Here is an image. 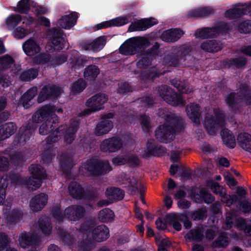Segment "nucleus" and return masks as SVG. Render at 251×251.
Wrapping results in <instances>:
<instances>
[{"label": "nucleus", "mask_w": 251, "mask_h": 251, "mask_svg": "<svg viewBox=\"0 0 251 251\" xmlns=\"http://www.w3.org/2000/svg\"><path fill=\"white\" fill-rule=\"evenodd\" d=\"M38 75V71L36 69H31L24 72L20 76L21 79L28 81L34 79Z\"/></svg>", "instance_id": "obj_52"}, {"label": "nucleus", "mask_w": 251, "mask_h": 251, "mask_svg": "<svg viewBox=\"0 0 251 251\" xmlns=\"http://www.w3.org/2000/svg\"><path fill=\"white\" fill-rule=\"evenodd\" d=\"M141 124L144 131H149L151 126L148 117L145 115L142 116L141 117Z\"/></svg>", "instance_id": "obj_61"}, {"label": "nucleus", "mask_w": 251, "mask_h": 251, "mask_svg": "<svg viewBox=\"0 0 251 251\" xmlns=\"http://www.w3.org/2000/svg\"><path fill=\"white\" fill-rule=\"evenodd\" d=\"M240 99H238V96L234 93H231L228 95L226 102L227 104L232 108H235L238 105L241 103H245L250 104L251 103V96L250 90L246 84L242 85L239 88Z\"/></svg>", "instance_id": "obj_9"}, {"label": "nucleus", "mask_w": 251, "mask_h": 251, "mask_svg": "<svg viewBox=\"0 0 251 251\" xmlns=\"http://www.w3.org/2000/svg\"><path fill=\"white\" fill-rule=\"evenodd\" d=\"M172 83L178 91L182 93H189L192 91V88H190L189 84L185 81L173 80Z\"/></svg>", "instance_id": "obj_45"}, {"label": "nucleus", "mask_w": 251, "mask_h": 251, "mask_svg": "<svg viewBox=\"0 0 251 251\" xmlns=\"http://www.w3.org/2000/svg\"><path fill=\"white\" fill-rule=\"evenodd\" d=\"M114 216L112 210L108 208H104L100 211L98 218L102 222H109L114 219Z\"/></svg>", "instance_id": "obj_43"}, {"label": "nucleus", "mask_w": 251, "mask_h": 251, "mask_svg": "<svg viewBox=\"0 0 251 251\" xmlns=\"http://www.w3.org/2000/svg\"><path fill=\"white\" fill-rule=\"evenodd\" d=\"M47 36L50 40L49 45L54 50H61L64 48L65 40L60 30L54 28L48 31Z\"/></svg>", "instance_id": "obj_13"}, {"label": "nucleus", "mask_w": 251, "mask_h": 251, "mask_svg": "<svg viewBox=\"0 0 251 251\" xmlns=\"http://www.w3.org/2000/svg\"><path fill=\"white\" fill-rule=\"evenodd\" d=\"M123 144L118 137H112L104 140L101 144L100 148L104 152H115L122 148Z\"/></svg>", "instance_id": "obj_16"}, {"label": "nucleus", "mask_w": 251, "mask_h": 251, "mask_svg": "<svg viewBox=\"0 0 251 251\" xmlns=\"http://www.w3.org/2000/svg\"><path fill=\"white\" fill-rule=\"evenodd\" d=\"M161 73H158L155 67L151 68L149 70V74L147 75L142 76V81L144 83L151 82L157 77H158Z\"/></svg>", "instance_id": "obj_46"}, {"label": "nucleus", "mask_w": 251, "mask_h": 251, "mask_svg": "<svg viewBox=\"0 0 251 251\" xmlns=\"http://www.w3.org/2000/svg\"><path fill=\"white\" fill-rule=\"evenodd\" d=\"M25 52L28 56H32L39 52L40 48L39 44L33 39H29L23 45Z\"/></svg>", "instance_id": "obj_26"}, {"label": "nucleus", "mask_w": 251, "mask_h": 251, "mask_svg": "<svg viewBox=\"0 0 251 251\" xmlns=\"http://www.w3.org/2000/svg\"><path fill=\"white\" fill-rule=\"evenodd\" d=\"M61 92V89L58 87L45 86L40 92L38 98V101L40 103L51 97H56L59 95Z\"/></svg>", "instance_id": "obj_20"}, {"label": "nucleus", "mask_w": 251, "mask_h": 251, "mask_svg": "<svg viewBox=\"0 0 251 251\" xmlns=\"http://www.w3.org/2000/svg\"><path fill=\"white\" fill-rule=\"evenodd\" d=\"M111 170L108 162L90 159L80 167L79 172L83 175H99L107 173Z\"/></svg>", "instance_id": "obj_4"}, {"label": "nucleus", "mask_w": 251, "mask_h": 251, "mask_svg": "<svg viewBox=\"0 0 251 251\" xmlns=\"http://www.w3.org/2000/svg\"><path fill=\"white\" fill-rule=\"evenodd\" d=\"M190 197L192 200L197 202H200L203 200L205 202L211 203L214 200L211 194L207 192L205 189H202L200 191V194H196L192 193Z\"/></svg>", "instance_id": "obj_34"}, {"label": "nucleus", "mask_w": 251, "mask_h": 251, "mask_svg": "<svg viewBox=\"0 0 251 251\" xmlns=\"http://www.w3.org/2000/svg\"><path fill=\"white\" fill-rule=\"evenodd\" d=\"M106 44V39L104 36H100L90 43L85 44L84 48L86 50H92L94 52L101 50Z\"/></svg>", "instance_id": "obj_28"}, {"label": "nucleus", "mask_w": 251, "mask_h": 251, "mask_svg": "<svg viewBox=\"0 0 251 251\" xmlns=\"http://www.w3.org/2000/svg\"><path fill=\"white\" fill-rule=\"evenodd\" d=\"M67 57L65 54L60 55L52 58H48L46 55H41L36 57L34 61L38 64L47 63L49 66L56 67L64 63Z\"/></svg>", "instance_id": "obj_19"}, {"label": "nucleus", "mask_w": 251, "mask_h": 251, "mask_svg": "<svg viewBox=\"0 0 251 251\" xmlns=\"http://www.w3.org/2000/svg\"><path fill=\"white\" fill-rule=\"evenodd\" d=\"M29 132L28 130H25L24 132L18 137V144L19 145H23L24 142L29 139V135L28 133Z\"/></svg>", "instance_id": "obj_64"}, {"label": "nucleus", "mask_w": 251, "mask_h": 251, "mask_svg": "<svg viewBox=\"0 0 251 251\" xmlns=\"http://www.w3.org/2000/svg\"><path fill=\"white\" fill-rule=\"evenodd\" d=\"M250 14L251 15V4L244 7H235L227 10L225 13V16L227 18H232L237 15Z\"/></svg>", "instance_id": "obj_29"}, {"label": "nucleus", "mask_w": 251, "mask_h": 251, "mask_svg": "<svg viewBox=\"0 0 251 251\" xmlns=\"http://www.w3.org/2000/svg\"><path fill=\"white\" fill-rule=\"evenodd\" d=\"M19 241L21 247L25 249L33 245H37L40 242V238L31 232H23L19 236Z\"/></svg>", "instance_id": "obj_18"}, {"label": "nucleus", "mask_w": 251, "mask_h": 251, "mask_svg": "<svg viewBox=\"0 0 251 251\" xmlns=\"http://www.w3.org/2000/svg\"><path fill=\"white\" fill-rule=\"evenodd\" d=\"M107 100L108 97L104 94L100 93L92 96L86 102L88 109L85 114H88L102 109Z\"/></svg>", "instance_id": "obj_11"}, {"label": "nucleus", "mask_w": 251, "mask_h": 251, "mask_svg": "<svg viewBox=\"0 0 251 251\" xmlns=\"http://www.w3.org/2000/svg\"><path fill=\"white\" fill-rule=\"evenodd\" d=\"M38 225L39 228L44 234L48 235L51 232V226L48 218H46L45 220L40 219Z\"/></svg>", "instance_id": "obj_47"}, {"label": "nucleus", "mask_w": 251, "mask_h": 251, "mask_svg": "<svg viewBox=\"0 0 251 251\" xmlns=\"http://www.w3.org/2000/svg\"><path fill=\"white\" fill-rule=\"evenodd\" d=\"M228 244V239L226 234H222L215 241V246L220 247H224L227 246Z\"/></svg>", "instance_id": "obj_57"}, {"label": "nucleus", "mask_w": 251, "mask_h": 251, "mask_svg": "<svg viewBox=\"0 0 251 251\" xmlns=\"http://www.w3.org/2000/svg\"><path fill=\"white\" fill-rule=\"evenodd\" d=\"M22 20L21 17L18 14H13L7 18L6 23L7 27L11 28L18 25Z\"/></svg>", "instance_id": "obj_50"}, {"label": "nucleus", "mask_w": 251, "mask_h": 251, "mask_svg": "<svg viewBox=\"0 0 251 251\" xmlns=\"http://www.w3.org/2000/svg\"><path fill=\"white\" fill-rule=\"evenodd\" d=\"M159 93L162 98L167 103L173 106H183L185 102L180 95L176 94L167 86H162L159 88Z\"/></svg>", "instance_id": "obj_10"}, {"label": "nucleus", "mask_w": 251, "mask_h": 251, "mask_svg": "<svg viewBox=\"0 0 251 251\" xmlns=\"http://www.w3.org/2000/svg\"><path fill=\"white\" fill-rule=\"evenodd\" d=\"M186 113L189 118L195 124L200 123V107L197 104L192 103L186 107Z\"/></svg>", "instance_id": "obj_31"}, {"label": "nucleus", "mask_w": 251, "mask_h": 251, "mask_svg": "<svg viewBox=\"0 0 251 251\" xmlns=\"http://www.w3.org/2000/svg\"><path fill=\"white\" fill-rule=\"evenodd\" d=\"M237 141L245 150L251 152V136L246 133L239 134Z\"/></svg>", "instance_id": "obj_36"}, {"label": "nucleus", "mask_w": 251, "mask_h": 251, "mask_svg": "<svg viewBox=\"0 0 251 251\" xmlns=\"http://www.w3.org/2000/svg\"><path fill=\"white\" fill-rule=\"evenodd\" d=\"M201 47L205 51L215 52L222 49V44L216 40H209L203 42L201 44Z\"/></svg>", "instance_id": "obj_35"}, {"label": "nucleus", "mask_w": 251, "mask_h": 251, "mask_svg": "<svg viewBox=\"0 0 251 251\" xmlns=\"http://www.w3.org/2000/svg\"><path fill=\"white\" fill-rule=\"evenodd\" d=\"M183 34V32L178 29H171L164 31L161 38L165 42H175Z\"/></svg>", "instance_id": "obj_27"}, {"label": "nucleus", "mask_w": 251, "mask_h": 251, "mask_svg": "<svg viewBox=\"0 0 251 251\" xmlns=\"http://www.w3.org/2000/svg\"><path fill=\"white\" fill-rule=\"evenodd\" d=\"M149 45V40L146 38H131L121 45L119 51L121 53L124 55H132L136 53L140 50L146 48Z\"/></svg>", "instance_id": "obj_7"}, {"label": "nucleus", "mask_w": 251, "mask_h": 251, "mask_svg": "<svg viewBox=\"0 0 251 251\" xmlns=\"http://www.w3.org/2000/svg\"><path fill=\"white\" fill-rule=\"evenodd\" d=\"M205 231L204 226L199 225L196 228L189 230L185 235V238L189 241L200 242L204 238Z\"/></svg>", "instance_id": "obj_21"}, {"label": "nucleus", "mask_w": 251, "mask_h": 251, "mask_svg": "<svg viewBox=\"0 0 251 251\" xmlns=\"http://www.w3.org/2000/svg\"><path fill=\"white\" fill-rule=\"evenodd\" d=\"M130 91V87L127 82H121L119 84L118 92L121 94H126Z\"/></svg>", "instance_id": "obj_63"}, {"label": "nucleus", "mask_w": 251, "mask_h": 251, "mask_svg": "<svg viewBox=\"0 0 251 251\" xmlns=\"http://www.w3.org/2000/svg\"><path fill=\"white\" fill-rule=\"evenodd\" d=\"M157 24L154 19H147L139 20L132 23L129 26L128 30L130 32L144 30Z\"/></svg>", "instance_id": "obj_22"}, {"label": "nucleus", "mask_w": 251, "mask_h": 251, "mask_svg": "<svg viewBox=\"0 0 251 251\" xmlns=\"http://www.w3.org/2000/svg\"><path fill=\"white\" fill-rule=\"evenodd\" d=\"M37 93L36 87L28 90L22 97L21 102L25 108H28L32 103L31 100Z\"/></svg>", "instance_id": "obj_33"}, {"label": "nucleus", "mask_w": 251, "mask_h": 251, "mask_svg": "<svg viewBox=\"0 0 251 251\" xmlns=\"http://www.w3.org/2000/svg\"><path fill=\"white\" fill-rule=\"evenodd\" d=\"M70 194L75 199H80L84 197V193L80 185L76 182H71L69 186Z\"/></svg>", "instance_id": "obj_38"}, {"label": "nucleus", "mask_w": 251, "mask_h": 251, "mask_svg": "<svg viewBox=\"0 0 251 251\" xmlns=\"http://www.w3.org/2000/svg\"><path fill=\"white\" fill-rule=\"evenodd\" d=\"M153 140L149 141L147 144V153L146 156L150 155H155L156 147L153 144Z\"/></svg>", "instance_id": "obj_60"}, {"label": "nucleus", "mask_w": 251, "mask_h": 251, "mask_svg": "<svg viewBox=\"0 0 251 251\" xmlns=\"http://www.w3.org/2000/svg\"><path fill=\"white\" fill-rule=\"evenodd\" d=\"M221 136L223 143L227 147L233 148L235 146V139L232 133L227 129L222 131Z\"/></svg>", "instance_id": "obj_39"}, {"label": "nucleus", "mask_w": 251, "mask_h": 251, "mask_svg": "<svg viewBox=\"0 0 251 251\" xmlns=\"http://www.w3.org/2000/svg\"><path fill=\"white\" fill-rule=\"evenodd\" d=\"M30 6V3L29 0H20L14 11L21 13H24L27 11Z\"/></svg>", "instance_id": "obj_51"}, {"label": "nucleus", "mask_w": 251, "mask_h": 251, "mask_svg": "<svg viewBox=\"0 0 251 251\" xmlns=\"http://www.w3.org/2000/svg\"><path fill=\"white\" fill-rule=\"evenodd\" d=\"M48 200V196L44 193L35 195L30 201L31 209L34 211L41 210L46 204Z\"/></svg>", "instance_id": "obj_24"}, {"label": "nucleus", "mask_w": 251, "mask_h": 251, "mask_svg": "<svg viewBox=\"0 0 251 251\" xmlns=\"http://www.w3.org/2000/svg\"><path fill=\"white\" fill-rule=\"evenodd\" d=\"M188 52V49L184 46L175 47L172 49V55L167 57L169 60L168 63L169 65L176 66L179 57L185 55Z\"/></svg>", "instance_id": "obj_23"}, {"label": "nucleus", "mask_w": 251, "mask_h": 251, "mask_svg": "<svg viewBox=\"0 0 251 251\" xmlns=\"http://www.w3.org/2000/svg\"><path fill=\"white\" fill-rule=\"evenodd\" d=\"M100 73L99 68L95 65L87 67L84 72V76L88 80H94Z\"/></svg>", "instance_id": "obj_42"}, {"label": "nucleus", "mask_w": 251, "mask_h": 251, "mask_svg": "<svg viewBox=\"0 0 251 251\" xmlns=\"http://www.w3.org/2000/svg\"><path fill=\"white\" fill-rule=\"evenodd\" d=\"M225 117L219 109L211 110L207 113L204 126L209 134H214L216 130L224 125Z\"/></svg>", "instance_id": "obj_5"}, {"label": "nucleus", "mask_w": 251, "mask_h": 251, "mask_svg": "<svg viewBox=\"0 0 251 251\" xmlns=\"http://www.w3.org/2000/svg\"><path fill=\"white\" fill-rule=\"evenodd\" d=\"M13 63V58L8 55L0 58V69H5L10 67Z\"/></svg>", "instance_id": "obj_54"}, {"label": "nucleus", "mask_w": 251, "mask_h": 251, "mask_svg": "<svg viewBox=\"0 0 251 251\" xmlns=\"http://www.w3.org/2000/svg\"><path fill=\"white\" fill-rule=\"evenodd\" d=\"M238 30L241 33H244L251 32V22L244 21L241 23L238 26Z\"/></svg>", "instance_id": "obj_58"}, {"label": "nucleus", "mask_w": 251, "mask_h": 251, "mask_svg": "<svg viewBox=\"0 0 251 251\" xmlns=\"http://www.w3.org/2000/svg\"><path fill=\"white\" fill-rule=\"evenodd\" d=\"M72 56L70 57V62L69 66L71 68H77L79 66H82L83 65V59L81 56H79L78 52L74 50L72 52Z\"/></svg>", "instance_id": "obj_44"}, {"label": "nucleus", "mask_w": 251, "mask_h": 251, "mask_svg": "<svg viewBox=\"0 0 251 251\" xmlns=\"http://www.w3.org/2000/svg\"><path fill=\"white\" fill-rule=\"evenodd\" d=\"M86 86V83L82 79H78L71 86V92L75 94H78L83 91Z\"/></svg>", "instance_id": "obj_49"}, {"label": "nucleus", "mask_w": 251, "mask_h": 251, "mask_svg": "<svg viewBox=\"0 0 251 251\" xmlns=\"http://www.w3.org/2000/svg\"><path fill=\"white\" fill-rule=\"evenodd\" d=\"M94 226V222L92 220L85 222L81 226L79 229L80 234L85 241L79 243L78 246L80 249L88 250L91 240L101 242L108 238L109 230L107 226L101 225L92 230Z\"/></svg>", "instance_id": "obj_1"}, {"label": "nucleus", "mask_w": 251, "mask_h": 251, "mask_svg": "<svg viewBox=\"0 0 251 251\" xmlns=\"http://www.w3.org/2000/svg\"><path fill=\"white\" fill-rule=\"evenodd\" d=\"M29 171L31 176L28 180H23L20 176H15L12 178V184L16 185L24 184L32 191L39 188L41 185L42 180L46 177L45 171L38 165H31L29 168Z\"/></svg>", "instance_id": "obj_3"}, {"label": "nucleus", "mask_w": 251, "mask_h": 251, "mask_svg": "<svg viewBox=\"0 0 251 251\" xmlns=\"http://www.w3.org/2000/svg\"><path fill=\"white\" fill-rule=\"evenodd\" d=\"M213 9L209 7H201L190 11L187 16L189 18H197L207 16L213 12Z\"/></svg>", "instance_id": "obj_37"}, {"label": "nucleus", "mask_w": 251, "mask_h": 251, "mask_svg": "<svg viewBox=\"0 0 251 251\" xmlns=\"http://www.w3.org/2000/svg\"><path fill=\"white\" fill-rule=\"evenodd\" d=\"M227 25H222L218 27L209 28L204 27L198 30L195 32V36L197 38L205 39L216 36L222 32H226L227 31Z\"/></svg>", "instance_id": "obj_14"}, {"label": "nucleus", "mask_w": 251, "mask_h": 251, "mask_svg": "<svg viewBox=\"0 0 251 251\" xmlns=\"http://www.w3.org/2000/svg\"><path fill=\"white\" fill-rule=\"evenodd\" d=\"M122 184H125V187H128L131 192H133L141 191L143 188L142 184L134 177H124Z\"/></svg>", "instance_id": "obj_30"}, {"label": "nucleus", "mask_w": 251, "mask_h": 251, "mask_svg": "<svg viewBox=\"0 0 251 251\" xmlns=\"http://www.w3.org/2000/svg\"><path fill=\"white\" fill-rule=\"evenodd\" d=\"M77 18V13L73 12L70 15L62 17L57 21L56 25L59 28L69 29L75 25Z\"/></svg>", "instance_id": "obj_25"}, {"label": "nucleus", "mask_w": 251, "mask_h": 251, "mask_svg": "<svg viewBox=\"0 0 251 251\" xmlns=\"http://www.w3.org/2000/svg\"><path fill=\"white\" fill-rule=\"evenodd\" d=\"M8 182L7 176L2 177L0 179V205H3L5 202L6 188Z\"/></svg>", "instance_id": "obj_48"}, {"label": "nucleus", "mask_w": 251, "mask_h": 251, "mask_svg": "<svg viewBox=\"0 0 251 251\" xmlns=\"http://www.w3.org/2000/svg\"><path fill=\"white\" fill-rule=\"evenodd\" d=\"M127 17H120L104 22L98 25V28H107L111 26H122L128 23Z\"/></svg>", "instance_id": "obj_32"}, {"label": "nucleus", "mask_w": 251, "mask_h": 251, "mask_svg": "<svg viewBox=\"0 0 251 251\" xmlns=\"http://www.w3.org/2000/svg\"><path fill=\"white\" fill-rule=\"evenodd\" d=\"M105 195L109 201L121 200L124 197V192L117 188H109L107 189Z\"/></svg>", "instance_id": "obj_40"}, {"label": "nucleus", "mask_w": 251, "mask_h": 251, "mask_svg": "<svg viewBox=\"0 0 251 251\" xmlns=\"http://www.w3.org/2000/svg\"><path fill=\"white\" fill-rule=\"evenodd\" d=\"M43 117H45L44 114H43ZM33 120L35 122H36V123H39V122H44L39 128V133L42 135L47 134L50 131V129L52 130L51 128L55 126L53 125L56 124H53L52 120H50V119H49L48 118H46L45 117H44V118L43 120L38 122V121H35L34 120V118L33 116Z\"/></svg>", "instance_id": "obj_41"}, {"label": "nucleus", "mask_w": 251, "mask_h": 251, "mask_svg": "<svg viewBox=\"0 0 251 251\" xmlns=\"http://www.w3.org/2000/svg\"><path fill=\"white\" fill-rule=\"evenodd\" d=\"M210 187L212 192L219 194L221 197V201L226 203L227 205L230 206L234 202L236 201L237 198L235 195L226 196L225 189L222 187L217 183L211 182Z\"/></svg>", "instance_id": "obj_17"}, {"label": "nucleus", "mask_w": 251, "mask_h": 251, "mask_svg": "<svg viewBox=\"0 0 251 251\" xmlns=\"http://www.w3.org/2000/svg\"><path fill=\"white\" fill-rule=\"evenodd\" d=\"M150 56H143L137 63V66L138 68H145L151 64Z\"/></svg>", "instance_id": "obj_59"}, {"label": "nucleus", "mask_w": 251, "mask_h": 251, "mask_svg": "<svg viewBox=\"0 0 251 251\" xmlns=\"http://www.w3.org/2000/svg\"><path fill=\"white\" fill-rule=\"evenodd\" d=\"M192 219L194 220H202L206 217V210L204 207L193 211L191 213Z\"/></svg>", "instance_id": "obj_53"}, {"label": "nucleus", "mask_w": 251, "mask_h": 251, "mask_svg": "<svg viewBox=\"0 0 251 251\" xmlns=\"http://www.w3.org/2000/svg\"><path fill=\"white\" fill-rule=\"evenodd\" d=\"M240 206L244 213L251 212V201H249L247 200L241 201L240 203Z\"/></svg>", "instance_id": "obj_62"}, {"label": "nucleus", "mask_w": 251, "mask_h": 251, "mask_svg": "<svg viewBox=\"0 0 251 251\" xmlns=\"http://www.w3.org/2000/svg\"><path fill=\"white\" fill-rule=\"evenodd\" d=\"M85 212L81 206L72 205L66 208L63 213L60 211L59 206H56L52 210V214L54 219L58 222H61L64 218L71 221H76L81 218Z\"/></svg>", "instance_id": "obj_6"}, {"label": "nucleus", "mask_w": 251, "mask_h": 251, "mask_svg": "<svg viewBox=\"0 0 251 251\" xmlns=\"http://www.w3.org/2000/svg\"><path fill=\"white\" fill-rule=\"evenodd\" d=\"M78 123L74 120L71 122V125L67 128L66 126H59L55 131H53L51 136H49V140L50 142H55L63 134L64 135V141L67 144H70L74 140V135L77 129Z\"/></svg>", "instance_id": "obj_8"}, {"label": "nucleus", "mask_w": 251, "mask_h": 251, "mask_svg": "<svg viewBox=\"0 0 251 251\" xmlns=\"http://www.w3.org/2000/svg\"><path fill=\"white\" fill-rule=\"evenodd\" d=\"M28 31L27 29L21 26L16 28L13 32L14 36L17 39H22L27 35Z\"/></svg>", "instance_id": "obj_56"}, {"label": "nucleus", "mask_w": 251, "mask_h": 251, "mask_svg": "<svg viewBox=\"0 0 251 251\" xmlns=\"http://www.w3.org/2000/svg\"><path fill=\"white\" fill-rule=\"evenodd\" d=\"M160 116L164 118L166 123L159 126L155 131V136L158 140L167 143L174 139L175 134L180 131L183 126L175 114L168 111Z\"/></svg>", "instance_id": "obj_2"}, {"label": "nucleus", "mask_w": 251, "mask_h": 251, "mask_svg": "<svg viewBox=\"0 0 251 251\" xmlns=\"http://www.w3.org/2000/svg\"><path fill=\"white\" fill-rule=\"evenodd\" d=\"M63 110L61 108L56 109L54 107L50 105H47L39 109L34 115V120L40 121L44 118L43 114L46 118H48L52 120L53 124H56L58 122V119L54 114L55 112L62 113Z\"/></svg>", "instance_id": "obj_12"}, {"label": "nucleus", "mask_w": 251, "mask_h": 251, "mask_svg": "<svg viewBox=\"0 0 251 251\" xmlns=\"http://www.w3.org/2000/svg\"><path fill=\"white\" fill-rule=\"evenodd\" d=\"M112 113H108L103 115L96 126L95 133L97 135H101L109 132L113 128V123L109 119L113 117Z\"/></svg>", "instance_id": "obj_15"}, {"label": "nucleus", "mask_w": 251, "mask_h": 251, "mask_svg": "<svg viewBox=\"0 0 251 251\" xmlns=\"http://www.w3.org/2000/svg\"><path fill=\"white\" fill-rule=\"evenodd\" d=\"M246 62V60L244 57L229 60L227 61V65L229 67L233 66L237 68L242 67L245 64Z\"/></svg>", "instance_id": "obj_55"}]
</instances>
